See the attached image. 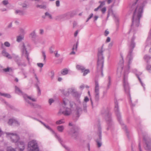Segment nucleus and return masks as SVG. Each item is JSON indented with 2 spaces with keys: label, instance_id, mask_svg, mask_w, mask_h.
I'll list each match as a JSON object with an SVG mask.
<instances>
[{
  "label": "nucleus",
  "instance_id": "3c124183",
  "mask_svg": "<svg viewBox=\"0 0 151 151\" xmlns=\"http://www.w3.org/2000/svg\"><path fill=\"white\" fill-rule=\"evenodd\" d=\"M108 79L109 80V82L107 86V89H108L109 88V86L110 85V76H109Z\"/></svg>",
  "mask_w": 151,
  "mask_h": 151
},
{
  "label": "nucleus",
  "instance_id": "4be33fe9",
  "mask_svg": "<svg viewBox=\"0 0 151 151\" xmlns=\"http://www.w3.org/2000/svg\"><path fill=\"white\" fill-rule=\"evenodd\" d=\"M76 92V90L73 88H69L67 93L66 94H65V95L68 96L69 94V93H71L74 96V94H75Z\"/></svg>",
  "mask_w": 151,
  "mask_h": 151
},
{
  "label": "nucleus",
  "instance_id": "49530a36",
  "mask_svg": "<svg viewBox=\"0 0 151 151\" xmlns=\"http://www.w3.org/2000/svg\"><path fill=\"white\" fill-rule=\"evenodd\" d=\"M137 78H138L139 79V80L140 82V83H141V85L144 88V86H145V85L143 84V83L142 82V81L140 78H139V76H137Z\"/></svg>",
  "mask_w": 151,
  "mask_h": 151
},
{
  "label": "nucleus",
  "instance_id": "bb28decb",
  "mask_svg": "<svg viewBox=\"0 0 151 151\" xmlns=\"http://www.w3.org/2000/svg\"><path fill=\"white\" fill-rule=\"evenodd\" d=\"M68 72V70L67 68H65L61 71V73L62 75H64L67 74Z\"/></svg>",
  "mask_w": 151,
  "mask_h": 151
},
{
  "label": "nucleus",
  "instance_id": "2f4dec72",
  "mask_svg": "<svg viewBox=\"0 0 151 151\" xmlns=\"http://www.w3.org/2000/svg\"><path fill=\"white\" fill-rule=\"evenodd\" d=\"M65 121L63 119L58 120L56 122V124L59 125L62 124L64 123Z\"/></svg>",
  "mask_w": 151,
  "mask_h": 151
},
{
  "label": "nucleus",
  "instance_id": "69168bd1",
  "mask_svg": "<svg viewBox=\"0 0 151 151\" xmlns=\"http://www.w3.org/2000/svg\"><path fill=\"white\" fill-rule=\"evenodd\" d=\"M106 1H107V3L108 4H109L110 3H111L112 1V0H107Z\"/></svg>",
  "mask_w": 151,
  "mask_h": 151
},
{
  "label": "nucleus",
  "instance_id": "0e129e2a",
  "mask_svg": "<svg viewBox=\"0 0 151 151\" xmlns=\"http://www.w3.org/2000/svg\"><path fill=\"white\" fill-rule=\"evenodd\" d=\"M98 18V16H95L94 17V21L96 20Z\"/></svg>",
  "mask_w": 151,
  "mask_h": 151
},
{
  "label": "nucleus",
  "instance_id": "4c0bfd02",
  "mask_svg": "<svg viewBox=\"0 0 151 151\" xmlns=\"http://www.w3.org/2000/svg\"><path fill=\"white\" fill-rule=\"evenodd\" d=\"M81 95V94L76 92V93L74 94V96L77 98H79Z\"/></svg>",
  "mask_w": 151,
  "mask_h": 151
},
{
  "label": "nucleus",
  "instance_id": "c756f323",
  "mask_svg": "<svg viewBox=\"0 0 151 151\" xmlns=\"http://www.w3.org/2000/svg\"><path fill=\"white\" fill-rule=\"evenodd\" d=\"M16 14H19L20 15H23L24 14V12L23 11L20 10H17L15 11Z\"/></svg>",
  "mask_w": 151,
  "mask_h": 151
},
{
  "label": "nucleus",
  "instance_id": "aec40b11",
  "mask_svg": "<svg viewBox=\"0 0 151 151\" xmlns=\"http://www.w3.org/2000/svg\"><path fill=\"white\" fill-rule=\"evenodd\" d=\"M84 101L82 103V106L83 107V111L85 112H87L86 102L88 101L89 99L87 97H85Z\"/></svg>",
  "mask_w": 151,
  "mask_h": 151
},
{
  "label": "nucleus",
  "instance_id": "603ef678",
  "mask_svg": "<svg viewBox=\"0 0 151 151\" xmlns=\"http://www.w3.org/2000/svg\"><path fill=\"white\" fill-rule=\"evenodd\" d=\"M2 3L4 5H7V4H8V1H6V0H4L3 1H2Z\"/></svg>",
  "mask_w": 151,
  "mask_h": 151
},
{
  "label": "nucleus",
  "instance_id": "5fc2aeb1",
  "mask_svg": "<svg viewBox=\"0 0 151 151\" xmlns=\"http://www.w3.org/2000/svg\"><path fill=\"white\" fill-rule=\"evenodd\" d=\"M56 6L57 7L60 6V1H56Z\"/></svg>",
  "mask_w": 151,
  "mask_h": 151
},
{
  "label": "nucleus",
  "instance_id": "b1692460",
  "mask_svg": "<svg viewBox=\"0 0 151 151\" xmlns=\"http://www.w3.org/2000/svg\"><path fill=\"white\" fill-rule=\"evenodd\" d=\"M68 15V13H66L56 17V19L57 20L62 19L66 17Z\"/></svg>",
  "mask_w": 151,
  "mask_h": 151
},
{
  "label": "nucleus",
  "instance_id": "bf43d9fd",
  "mask_svg": "<svg viewBox=\"0 0 151 151\" xmlns=\"http://www.w3.org/2000/svg\"><path fill=\"white\" fill-rule=\"evenodd\" d=\"M139 151H142L141 148L140 142L139 144Z\"/></svg>",
  "mask_w": 151,
  "mask_h": 151
},
{
  "label": "nucleus",
  "instance_id": "f8f14e48",
  "mask_svg": "<svg viewBox=\"0 0 151 151\" xmlns=\"http://www.w3.org/2000/svg\"><path fill=\"white\" fill-rule=\"evenodd\" d=\"M143 139L145 142V145L144 147L145 150L148 151H151V140L147 137H144Z\"/></svg>",
  "mask_w": 151,
  "mask_h": 151
},
{
  "label": "nucleus",
  "instance_id": "8fccbe9b",
  "mask_svg": "<svg viewBox=\"0 0 151 151\" xmlns=\"http://www.w3.org/2000/svg\"><path fill=\"white\" fill-rule=\"evenodd\" d=\"M37 66L40 68H42L43 66V64L41 63H39L37 64Z\"/></svg>",
  "mask_w": 151,
  "mask_h": 151
},
{
  "label": "nucleus",
  "instance_id": "338daca9",
  "mask_svg": "<svg viewBox=\"0 0 151 151\" xmlns=\"http://www.w3.org/2000/svg\"><path fill=\"white\" fill-rule=\"evenodd\" d=\"M12 23H10L8 26V28H10L11 27H12Z\"/></svg>",
  "mask_w": 151,
  "mask_h": 151
},
{
  "label": "nucleus",
  "instance_id": "774afa93",
  "mask_svg": "<svg viewBox=\"0 0 151 151\" xmlns=\"http://www.w3.org/2000/svg\"><path fill=\"white\" fill-rule=\"evenodd\" d=\"M107 93L106 91H104L103 92V96H105L106 95Z\"/></svg>",
  "mask_w": 151,
  "mask_h": 151
},
{
  "label": "nucleus",
  "instance_id": "f704fd0d",
  "mask_svg": "<svg viewBox=\"0 0 151 151\" xmlns=\"http://www.w3.org/2000/svg\"><path fill=\"white\" fill-rule=\"evenodd\" d=\"M54 48V46H52L49 48V51L50 53H52L53 52Z\"/></svg>",
  "mask_w": 151,
  "mask_h": 151
},
{
  "label": "nucleus",
  "instance_id": "5701e85b",
  "mask_svg": "<svg viewBox=\"0 0 151 151\" xmlns=\"http://www.w3.org/2000/svg\"><path fill=\"white\" fill-rule=\"evenodd\" d=\"M8 124L9 125H12L13 124H15L16 125H19V124L18 122L15 120L11 119L9 120Z\"/></svg>",
  "mask_w": 151,
  "mask_h": 151
},
{
  "label": "nucleus",
  "instance_id": "7ed1b4c3",
  "mask_svg": "<svg viewBox=\"0 0 151 151\" xmlns=\"http://www.w3.org/2000/svg\"><path fill=\"white\" fill-rule=\"evenodd\" d=\"M78 102L79 104L78 105H76L73 102H70L68 99H67L64 98L63 100V103L62 104L63 108H65L68 107L69 105V104L70 108H73V106L74 105L76 106V110L77 111V114L78 115L80 112H81L82 111V109L81 108L82 105L81 104V101L79 100H78Z\"/></svg>",
  "mask_w": 151,
  "mask_h": 151
},
{
  "label": "nucleus",
  "instance_id": "e2e57ef3",
  "mask_svg": "<svg viewBox=\"0 0 151 151\" xmlns=\"http://www.w3.org/2000/svg\"><path fill=\"white\" fill-rule=\"evenodd\" d=\"M93 13H91L90 14L89 17L88 18H89V19H90L93 17Z\"/></svg>",
  "mask_w": 151,
  "mask_h": 151
},
{
  "label": "nucleus",
  "instance_id": "79ce46f5",
  "mask_svg": "<svg viewBox=\"0 0 151 151\" xmlns=\"http://www.w3.org/2000/svg\"><path fill=\"white\" fill-rule=\"evenodd\" d=\"M4 45L6 47H9L10 46V44L8 42H6L4 43Z\"/></svg>",
  "mask_w": 151,
  "mask_h": 151
},
{
  "label": "nucleus",
  "instance_id": "f257e3e1",
  "mask_svg": "<svg viewBox=\"0 0 151 151\" xmlns=\"http://www.w3.org/2000/svg\"><path fill=\"white\" fill-rule=\"evenodd\" d=\"M147 3L144 0H134L130 5L131 10H133L131 28L139 26L144 6Z\"/></svg>",
  "mask_w": 151,
  "mask_h": 151
},
{
  "label": "nucleus",
  "instance_id": "6e6d98bb",
  "mask_svg": "<svg viewBox=\"0 0 151 151\" xmlns=\"http://www.w3.org/2000/svg\"><path fill=\"white\" fill-rule=\"evenodd\" d=\"M56 53H55V56L56 57L58 58L60 56V55L58 53V51H56Z\"/></svg>",
  "mask_w": 151,
  "mask_h": 151
},
{
  "label": "nucleus",
  "instance_id": "c9c22d12",
  "mask_svg": "<svg viewBox=\"0 0 151 151\" xmlns=\"http://www.w3.org/2000/svg\"><path fill=\"white\" fill-rule=\"evenodd\" d=\"M83 72V76H85L86 75H87L88 73L90 72V71L89 69H86L84 70L83 72Z\"/></svg>",
  "mask_w": 151,
  "mask_h": 151
},
{
  "label": "nucleus",
  "instance_id": "7c9ffc66",
  "mask_svg": "<svg viewBox=\"0 0 151 151\" xmlns=\"http://www.w3.org/2000/svg\"><path fill=\"white\" fill-rule=\"evenodd\" d=\"M19 31L20 33L22 34V35H23L26 33V32L25 30V29L22 28H20L19 29Z\"/></svg>",
  "mask_w": 151,
  "mask_h": 151
},
{
  "label": "nucleus",
  "instance_id": "f03ea898",
  "mask_svg": "<svg viewBox=\"0 0 151 151\" xmlns=\"http://www.w3.org/2000/svg\"><path fill=\"white\" fill-rule=\"evenodd\" d=\"M15 89L16 93L19 94L23 95V97L26 101L28 104H29L31 106H32L35 108H40L41 107L40 106L36 104L31 103L30 101H36L35 99L32 98L31 96H29L26 94H23L22 91L17 86H15Z\"/></svg>",
  "mask_w": 151,
  "mask_h": 151
},
{
  "label": "nucleus",
  "instance_id": "4468645a",
  "mask_svg": "<svg viewBox=\"0 0 151 151\" xmlns=\"http://www.w3.org/2000/svg\"><path fill=\"white\" fill-rule=\"evenodd\" d=\"M123 86L125 92L129 96L130 102L131 103L132 101L131 100L130 96L129 94V86L128 83L127 82V78L124 76L123 79Z\"/></svg>",
  "mask_w": 151,
  "mask_h": 151
},
{
  "label": "nucleus",
  "instance_id": "423d86ee",
  "mask_svg": "<svg viewBox=\"0 0 151 151\" xmlns=\"http://www.w3.org/2000/svg\"><path fill=\"white\" fill-rule=\"evenodd\" d=\"M115 107H114V111L117 116L118 120L120 123L122 125V128L125 131L126 133H128V131L127 130V129L126 125L123 124L122 121L121 120V116L120 113L119 111V106L118 104V102L117 101H115Z\"/></svg>",
  "mask_w": 151,
  "mask_h": 151
},
{
  "label": "nucleus",
  "instance_id": "cd10ccee",
  "mask_svg": "<svg viewBox=\"0 0 151 151\" xmlns=\"http://www.w3.org/2000/svg\"><path fill=\"white\" fill-rule=\"evenodd\" d=\"M64 129V127L63 125L58 126L57 127V129L58 131L61 132H62L63 131Z\"/></svg>",
  "mask_w": 151,
  "mask_h": 151
},
{
  "label": "nucleus",
  "instance_id": "20e7f679",
  "mask_svg": "<svg viewBox=\"0 0 151 151\" xmlns=\"http://www.w3.org/2000/svg\"><path fill=\"white\" fill-rule=\"evenodd\" d=\"M101 114L106 121L108 127L107 129L108 130L113 125L111 117V114L109 112L108 109H103L101 111Z\"/></svg>",
  "mask_w": 151,
  "mask_h": 151
},
{
  "label": "nucleus",
  "instance_id": "052dcab7",
  "mask_svg": "<svg viewBox=\"0 0 151 151\" xmlns=\"http://www.w3.org/2000/svg\"><path fill=\"white\" fill-rule=\"evenodd\" d=\"M99 3H100V4L102 5L103 6H104L105 4V1H100Z\"/></svg>",
  "mask_w": 151,
  "mask_h": 151
},
{
  "label": "nucleus",
  "instance_id": "4d7b16f0",
  "mask_svg": "<svg viewBox=\"0 0 151 151\" xmlns=\"http://www.w3.org/2000/svg\"><path fill=\"white\" fill-rule=\"evenodd\" d=\"M109 31L107 30H105L104 33V35L105 36H106L108 35L109 34Z\"/></svg>",
  "mask_w": 151,
  "mask_h": 151
},
{
  "label": "nucleus",
  "instance_id": "de8ad7c7",
  "mask_svg": "<svg viewBox=\"0 0 151 151\" xmlns=\"http://www.w3.org/2000/svg\"><path fill=\"white\" fill-rule=\"evenodd\" d=\"M7 151H15V150L11 147H9L7 149Z\"/></svg>",
  "mask_w": 151,
  "mask_h": 151
},
{
  "label": "nucleus",
  "instance_id": "412c9836",
  "mask_svg": "<svg viewBox=\"0 0 151 151\" xmlns=\"http://www.w3.org/2000/svg\"><path fill=\"white\" fill-rule=\"evenodd\" d=\"M1 53L3 56L8 58V59H11L12 58L10 55L7 52L5 49H4L2 50Z\"/></svg>",
  "mask_w": 151,
  "mask_h": 151
},
{
  "label": "nucleus",
  "instance_id": "a19ab883",
  "mask_svg": "<svg viewBox=\"0 0 151 151\" xmlns=\"http://www.w3.org/2000/svg\"><path fill=\"white\" fill-rule=\"evenodd\" d=\"M12 70V69L9 67H7V68H4L3 69V70L5 72H9L10 71V70Z\"/></svg>",
  "mask_w": 151,
  "mask_h": 151
},
{
  "label": "nucleus",
  "instance_id": "13d9d810",
  "mask_svg": "<svg viewBox=\"0 0 151 151\" xmlns=\"http://www.w3.org/2000/svg\"><path fill=\"white\" fill-rule=\"evenodd\" d=\"M111 40V39L110 37H108L107 38L106 40V42H110Z\"/></svg>",
  "mask_w": 151,
  "mask_h": 151
},
{
  "label": "nucleus",
  "instance_id": "ea45409f",
  "mask_svg": "<svg viewBox=\"0 0 151 151\" xmlns=\"http://www.w3.org/2000/svg\"><path fill=\"white\" fill-rule=\"evenodd\" d=\"M42 56H43L44 58V61H45V59L46 58V55H45V51H42Z\"/></svg>",
  "mask_w": 151,
  "mask_h": 151
},
{
  "label": "nucleus",
  "instance_id": "ddd939ff",
  "mask_svg": "<svg viewBox=\"0 0 151 151\" xmlns=\"http://www.w3.org/2000/svg\"><path fill=\"white\" fill-rule=\"evenodd\" d=\"M6 134L8 137L10 138L12 142L16 143L19 139V136L16 134L9 132H7Z\"/></svg>",
  "mask_w": 151,
  "mask_h": 151
},
{
  "label": "nucleus",
  "instance_id": "864d4df0",
  "mask_svg": "<svg viewBox=\"0 0 151 151\" xmlns=\"http://www.w3.org/2000/svg\"><path fill=\"white\" fill-rule=\"evenodd\" d=\"M146 68L147 70H151V65H147Z\"/></svg>",
  "mask_w": 151,
  "mask_h": 151
},
{
  "label": "nucleus",
  "instance_id": "c85d7f7f",
  "mask_svg": "<svg viewBox=\"0 0 151 151\" xmlns=\"http://www.w3.org/2000/svg\"><path fill=\"white\" fill-rule=\"evenodd\" d=\"M0 95L1 96H4L5 97L7 98H10L11 97V95L8 93H2L0 92Z\"/></svg>",
  "mask_w": 151,
  "mask_h": 151
},
{
  "label": "nucleus",
  "instance_id": "72a5a7b5",
  "mask_svg": "<svg viewBox=\"0 0 151 151\" xmlns=\"http://www.w3.org/2000/svg\"><path fill=\"white\" fill-rule=\"evenodd\" d=\"M36 7L40 9H45L46 7V6L43 5H36Z\"/></svg>",
  "mask_w": 151,
  "mask_h": 151
},
{
  "label": "nucleus",
  "instance_id": "6ab92c4d",
  "mask_svg": "<svg viewBox=\"0 0 151 151\" xmlns=\"http://www.w3.org/2000/svg\"><path fill=\"white\" fill-rule=\"evenodd\" d=\"M16 145H17L20 151H22L24 149V143L22 141L18 142V141L16 143Z\"/></svg>",
  "mask_w": 151,
  "mask_h": 151
},
{
  "label": "nucleus",
  "instance_id": "c03bdc74",
  "mask_svg": "<svg viewBox=\"0 0 151 151\" xmlns=\"http://www.w3.org/2000/svg\"><path fill=\"white\" fill-rule=\"evenodd\" d=\"M101 11L103 14H104L106 11V8L104 7L101 9Z\"/></svg>",
  "mask_w": 151,
  "mask_h": 151
},
{
  "label": "nucleus",
  "instance_id": "58836bf2",
  "mask_svg": "<svg viewBox=\"0 0 151 151\" xmlns=\"http://www.w3.org/2000/svg\"><path fill=\"white\" fill-rule=\"evenodd\" d=\"M144 59L147 62L150 59V57L147 55H146L144 57Z\"/></svg>",
  "mask_w": 151,
  "mask_h": 151
},
{
  "label": "nucleus",
  "instance_id": "473e14b6",
  "mask_svg": "<svg viewBox=\"0 0 151 151\" xmlns=\"http://www.w3.org/2000/svg\"><path fill=\"white\" fill-rule=\"evenodd\" d=\"M78 44V41H77L76 45H73V47L72 48V50H77V49Z\"/></svg>",
  "mask_w": 151,
  "mask_h": 151
},
{
  "label": "nucleus",
  "instance_id": "393cba45",
  "mask_svg": "<svg viewBox=\"0 0 151 151\" xmlns=\"http://www.w3.org/2000/svg\"><path fill=\"white\" fill-rule=\"evenodd\" d=\"M24 38V35H19L17 37V41L18 42L21 41Z\"/></svg>",
  "mask_w": 151,
  "mask_h": 151
},
{
  "label": "nucleus",
  "instance_id": "a18cd8bd",
  "mask_svg": "<svg viewBox=\"0 0 151 151\" xmlns=\"http://www.w3.org/2000/svg\"><path fill=\"white\" fill-rule=\"evenodd\" d=\"M113 42H111L108 45V48L109 49H111L113 46Z\"/></svg>",
  "mask_w": 151,
  "mask_h": 151
},
{
  "label": "nucleus",
  "instance_id": "9b49d317",
  "mask_svg": "<svg viewBox=\"0 0 151 151\" xmlns=\"http://www.w3.org/2000/svg\"><path fill=\"white\" fill-rule=\"evenodd\" d=\"M72 112V110L71 109L67 107L60 109L58 113V114L62 113L65 116H68L71 114Z\"/></svg>",
  "mask_w": 151,
  "mask_h": 151
},
{
  "label": "nucleus",
  "instance_id": "9d476101",
  "mask_svg": "<svg viewBox=\"0 0 151 151\" xmlns=\"http://www.w3.org/2000/svg\"><path fill=\"white\" fill-rule=\"evenodd\" d=\"M95 88L94 95L95 100L98 101L99 99V86L98 81L95 80Z\"/></svg>",
  "mask_w": 151,
  "mask_h": 151
},
{
  "label": "nucleus",
  "instance_id": "09e8293b",
  "mask_svg": "<svg viewBox=\"0 0 151 151\" xmlns=\"http://www.w3.org/2000/svg\"><path fill=\"white\" fill-rule=\"evenodd\" d=\"M54 101V100L52 99H50L49 100V103L50 105H51L52 103Z\"/></svg>",
  "mask_w": 151,
  "mask_h": 151
},
{
  "label": "nucleus",
  "instance_id": "0eeeda50",
  "mask_svg": "<svg viewBox=\"0 0 151 151\" xmlns=\"http://www.w3.org/2000/svg\"><path fill=\"white\" fill-rule=\"evenodd\" d=\"M37 120L40 122L41 124L43 125L47 129L51 131L54 134L55 137L58 139L59 142L61 144L62 146H63L66 150H69V148L63 144V141L60 136L58 135L49 126L46 125L45 124L40 120H39L38 119H37Z\"/></svg>",
  "mask_w": 151,
  "mask_h": 151
},
{
  "label": "nucleus",
  "instance_id": "1a4fd4ad",
  "mask_svg": "<svg viewBox=\"0 0 151 151\" xmlns=\"http://www.w3.org/2000/svg\"><path fill=\"white\" fill-rule=\"evenodd\" d=\"M135 39V37L133 36L130 42L129 45V51L128 57H129L130 60L132 59L130 57L131 56L134 49L136 45L135 43L134 42Z\"/></svg>",
  "mask_w": 151,
  "mask_h": 151
},
{
  "label": "nucleus",
  "instance_id": "6e6552de",
  "mask_svg": "<svg viewBox=\"0 0 151 151\" xmlns=\"http://www.w3.org/2000/svg\"><path fill=\"white\" fill-rule=\"evenodd\" d=\"M28 148L30 151H39L37 142L36 140H32L28 144Z\"/></svg>",
  "mask_w": 151,
  "mask_h": 151
},
{
  "label": "nucleus",
  "instance_id": "2eb2a0df",
  "mask_svg": "<svg viewBox=\"0 0 151 151\" xmlns=\"http://www.w3.org/2000/svg\"><path fill=\"white\" fill-rule=\"evenodd\" d=\"M13 58H14L15 61L17 63L18 66H25L26 65V64L24 63H22L21 60L19 57L15 54H12Z\"/></svg>",
  "mask_w": 151,
  "mask_h": 151
},
{
  "label": "nucleus",
  "instance_id": "a878e982",
  "mask_svg": "<svg viewBox=\"0 0 151 151\" xmlns=\"http://www.w3.org/2000/svg\"><path fill=\"white\" fill-rule=\"evenodd\" d=\"M76 68L78 70H81L82 72H83V71L85 70V68L82 66L77 65H76Z\"/></svg>",
  "mask_w": 151,
  "mask_h": 151
},
{
  "label": "nucleus",
  "instance_id": "dca6fc26",
  "mask_svg": "<svg viewBox=\"0 0 151 151\" xmlns=\"http://www.w3.org/2000/svg\"><path fill=\"white\" fill-rule=\"evenodd\" d=\"M69 134L71 135L74 138L76 139L78 135V128L76 126H73Z\"/></svg>",
  "mask_w": 151,
  "mask_h": 151
},
{
  "label": "nucleus",
  "instance_id": "a211bd4d",
  "mask_svg": "<svg viewBox=\"0 0 151 151\" xmlns=\"http://www.w3.org/2000/svg\"><path fill=\"white\" fill-rule=\"evenodd\" d=\"M101 127H99L98 128V131L99 132V136L100 140L97 139L96 140L97 145L98 147H100L101 146L102 144L101 143L100 141V140L101 139Z\"/></svg>",
  "mask_w": 151,
  "mask_h": 151
},
{
  "label": "nucleus",
  "instance_id": "680f3d73",
  "mask_svg": "<svg viewBox=\"0 0 151 151\" xmlns=\"http://www.w3.org/2000/svg\"><path fill=\"white\" fill-rule=\"evenodd\" d=\"M44 33V30L42 29H40V34H43Z\"/></svg>",
  "mask_w": 151,
  "mask_h": 151
},
{
  "label": "nucleus",
  "instance_id": "39448f33",
  "mask_svg": "<svg viewBox=\"0 0 151 151\" xmlns=\"http://www.w3.org/2000/svg\"><path fill=\"white\" fill-rule=\"evenodd\" d=\"M102 50L101 49L99 51L98 54V60L97 70L98 72H100L101 73L102 76H103V68L104 62V58L103 56Z\"/></svg>",
  "mask_w": 151,
  "mask_h": 151
},
{
  "label": "nucleus",
  "instance_id": "e433bc0d",
  "mask_svg": "<svg viewBox=\"0 0 151 151\" xmlns=\"http://www.w3.org/2000/svg\"><path fill=\"white\" fill-rule=\"evenodd\" d=\"M30 35L32 38L35 37L36 36V33L35 31H33L30 33Z\"/></svg>",
  "mask_w": 151,
  "mask_h": 151
},
{
  "label": "nucleus",
  "instance_id": "f3484780",
  "mask_svg": "<svg viewBox=\"0 0 151 151\" xmlns=\"http://www.w3.org/2000/svg\"><path fill=\"white\" fill-rule=\"evenodd\" d=\"M21 51L22 55L26 57L28 61H29V59L28 57L29 54L26 48L24 43H23L21 48Z\"/></svg>",
  "mask_w": 151,
  "mask_h": 151
},
{
  "label": "nucleus",
  "instance_id": "37998d69",
  "mask_svg": "<svg viewBox=\"0 0 151 151\" xmlns=\"http://www.w3.org/2000/svg\"><path fill=\"white\" fill-rule=\"evenodd\" d=\"M45 15L47 16L49 18L51 19L52 18V17L51 15L47 12L45 13Z\"/></svg>",
  "mask_w": 151,
  "mask_h": 151
}]
</instances>
